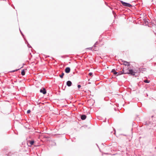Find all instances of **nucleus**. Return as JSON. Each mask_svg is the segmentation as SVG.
<instances>
[{
    "mask_svg": "<svg viewBox=\"0 0 156 156\" xmlns=\"http://www.w3.org/2000/svg\"><path fill=\"white\" fill-rule=\"evenodd\" d=\"M129 68L125 70V73L127 74H130L133 76L135 75V73L136 72H135L132 69H128Z\"/></svg>",
    "mask_w": 156,
    "mask_h": 156,
    "instance_id": "1",
    "label": "nucleus"
},
{
    "mask_svg": "<svg viewBox=\"0 0 156 156\" xmlns=\"http://www.w3.org/2000/svg\"><path fill=\"white\" fill-rule=\"evenodd\" d=\"M121 2L122 5L124 6H127L129 7H130L132 6V5L130 4L124 2L122 1H121Z\"/></svg>",
    "mask_w": 156,
    "mask_h": 156,
    "instance_id": "2",
    "label": "nucleus"
},
{
    "mask_svg": "<svg viewBox=\"0 0 156 156\" xmlns=\"http://www.w3.org/2000/svg\"><path fill=\"white\" fill-rule=\"evenodd\" d=\"M41 93H43V94H45L46 93V91L45 89L44 88H42L40 90Z\"/></svg>",
    "mask_w": 156,
    "mask_h": 156,
    "instance_id": "3",
    "label": "nucleus"
},
{
    "mask_svg": "<svg viewBox=\"0 0 156 156\" xmlns=\"http://www.w3.org/2000/svg\"><path fill=\"white\" fill-rule=\"evenodd\" d=\"M70 71V69L69 67H66L65 69V72L67 73H69Z\"/></svg>",
    "mask_w": 156,
    "mask_h": 156,
    "instance_id": "4",
    "label": "nucleus"
},
{
    "mask_svg": "<svg viewBox=\"0 0 156 156\" xmlns=\"http://www.w3.org/2000/svg\"><path fill=\"white\" fill-rule=\"evenodd\" d=\"M123 62V64L126 66H130V64L129 62H128L125 61H124Z\"/></svg>",
    "mask_w": 156,
    "mask_h": 156,
    "instance_id": "5",
    "label": "nucleus"
},
{
    "mask_svg": "<svg viewBox=\"0 0 156 156\" xmlns=\"http://www.w3.org/2000/svg\"><path fill=\"white\" fill-rule=\"evenodd\" d=\"M72 84V82L70 81H68L67 82L66 84L69 87Z\"/></svg>",
    "mask_w": 156,
    "mask_h": 156,
    "instance_id": "6",
    "label": "nucleus"
},
{
    "mask_svg": "<svg viewBox=\"0 0 156 156\" xmlns=\"http://www.w3.org/2000/svg\"><path fill=\"white\" fill-rule=\"evenodd\" d=\"M123 73L127 74L126 73H125V70H124L123 69H122L121 72H120V73H118V75H121V74H123Z\"/></svg>",
    "mask_w": 156,
    "mask_h": 156,
    "instance_id": "7",
    "label": "nucleus"
},
{
    "mask_svg": "<svg viewBox=\"0 0 156 156\" xmlns=\"http://www.w3.org/2000/svg\"><path fill=\"white\" fill-rule=\"evenodd\" d=\"M87 116L86 115H82L81 116V119L82 120H84L86 118Z\"/></svg>",
    "mask_w": 156,
    "mask_h": 156,
    "instance_id": "8",
    "label": "nucleus"
},
{
    "mask_svg": "<svg viewBox=\"0 0 156 156\" xmlns=\"http://www.w3.org/2000/svg\"><path fill=\"white\" fill-rule=\"evenodd\" d=\"M114 74H117V72L115 71V69H112L111 71Z\"/></svg>",
    "mask_w": 156,
    "mask_h": 156,
    "instance_id": "9",
    "label": "nucleus"
},
{
    "mask_svg": "<svg viewBox=\"0 0 156 156\" xmlns=\"http://www.w3.org/2000/svg\"><path fill=\"white\" fill-rule=\"evenodd\" d=\"M29 142L30 144V146H31L34 143V141H33V140H32V141H29Z\"/></svg>",
    "mask_w": 156,
    "mask_h": 156,
    "instance_id": "10",
    "label": "nucleus"
},
{
    "mask_svg": "<svg viewBox=\"0 0 156 156\" xmlns=\"http://www.w3.org/2000/svg\"><path fill=\"white\" fill-rule=\"evenodd\" d=\"M21 74L23 76V75H24L25 74V71H24V70L23 69V70H22V72H21Z\"/></svg>",
    "mask_w": 156,
    "mask_h": 156,
    "instance_id": "11",
    "label": "nucleus"
},
{
    "mask_svg": "<svg viewBox=\"0 0 156 156\" xmlns=\"http://www.w3.org/2000/svg\"><path fill=\"white\" fill-rule=\"evenodd\" d=\"M64 73H62V74L61 75H59V76L61 78H62L63 77V76H64Z\"/></svg>",
    "mask_w": 156,
    "mask_h": 156,
    "instance_id": "12",
    "label": "nucleus"
},
{
    "mask_svg": "<svg viewBox=\"0 0 156 156\" xmlns=\"http://www.w3.org/2000/svg\"><path fill=\"white\" fill-rule=\"evenodd\" d=\"M144 82L145 83H148L150 82V81L147 80H144Z\"/></svg>",
    "mask_w": 156,
    "mask_h": 156,
    "instance_id": "13",
    "label": "nucleus"
},
{
    "mask_svg": "<svg viewBox=\"0 0 156 156\" xmlns=\"http://www.w3.org/2000/svg\"><path fill=\"white\" fill-rule=\"evenodd\" d=\"M145 69L143 68H142L141 69L140 71H144V70Z\"/></svg>",
    "mask_w": 156,
    "mask_h": 156,
    "instance_id": "14",
    "label": "nucleus"
},
{
    "mask_svg": "<svg viewBox=\"0 0 156 156\" xmlns=\"http://www.w3.org/2000/svg\"><path fill=\"white\" fill-rule=\"evenodd\" d=\"M27 113H28V114L30 113V110H28L27 111Z\"/></svg>",
    "mask_w": 156,
    "mask_h": 156,
    "instance_id": "15",
    "label": "nucleus"
},
{
    "mask_svg": "<svg viewBox=\"0 0 156 156\" xmlns=\"http://www.w3.org/2000/svg\"><path fill=\"white\" fill-rule=\"evenodd\" d=\"M89 75L90 76H91L92 75V73H89Z\"/></svg>",
    "mask_w": 156,
    "mask_h": 156,
    "instance_id": "16",
    "label": "nucleus"
},
{
    "mask_svg": "<svg viewBox=\"0 0 156 156\" xmlns=\"http://www.w3.org/2000/svg\"><path fill=\"white\" fill-rule=\"evenodd\" d=\"M16 69V70H15L12 71V72H15V71H17V70H18L19 69Z\"/></svg>",
    "mask_w": 156,
    "mask_h": 156,
    "instance_id": "17",
    "label": "nucleus"
},
{
    "mask_svg": "<svg viewBox=\"0 0 156 156\" xmlns=\"http://www.w3.org/2000/svg\"><path fill=\"white\" fill-rule=\"evenodd\" d=\"M77 86L79 88H80L81 87L80 85H78Z\"/></svg>",
    "mask_w": 156,
    "mask_h": 156,
    "instance_id": "18",
    "label": "nucleus"
},
{
    "mask_svg": "<svg viewBox=\"0 0 156 156\" xmlns=\"http://www.w3.org/2000/svg\"><path fill=\"white\" fill-rule=\"evenodd\" d=\"M86 49H89V50H91L92 49V48H87Z\"/></svg>",
    "mask_w": 156,
    "mask_h": 156,
    "instance_id": "19",
    "label": "nucleus"
}]
</instances>
